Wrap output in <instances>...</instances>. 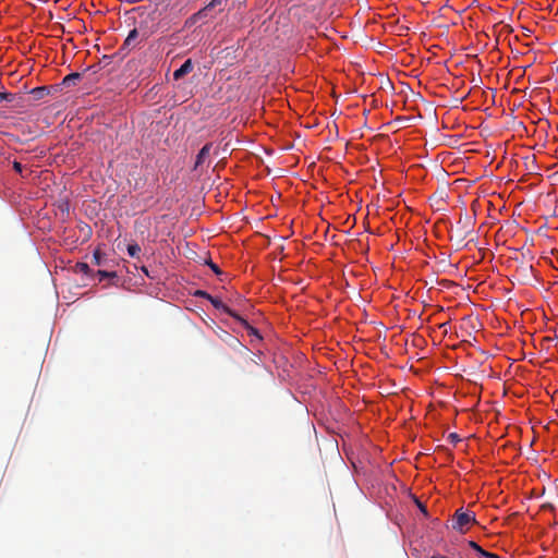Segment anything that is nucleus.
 Returning <instances> with one entry per match:
<instances>
[{
	"label": "nucleus",
	"instance_id": "nucleus-1",
	"mask_svg": "<svg viewBox=\"0 0 558 558\" xmlns=\"http://www.w3.org/2000/svg\"><path fill=\"white\" fill-rule=\"evenodd\" d=\"M150 33L147 29H143L142 26L134 27L130 31L128 37L125 38L122 47L120 48V52L128 53L131 49L135 48L140 43L146 40L149 37Z\"/></svg>",
	"mask_w": 558,
	"mask_h": 558
},
{
	"label": "nucleus",
	"instance_id": "nucleus-2",
	"mask_svg": "<svg viewBox=\"0 0 558 558\" xmlns=\"http://www.w3.org/2000/svg\"><path fill=\"white\" fill-rule=\"evenodd\" d=\"M475 514L470 511H464L462 508L458 509L452 519V527L461 533L469 530L470 524L475 523Z\"/></svg>",
	"mask_w": 558,
	"mask_h": 558
},
{
	"label": "nucleus",
	"instance_id": "nucleus-3",
	"mask_svg": "<svg viewBox=\"0 0 558 558\" xmlns=\"http://www.w3.org/2000/svg\"><path fill=\"white\" fill-rule=\"evenodd\" d=\"M193 62L191 59H187L184 61V63L173 72V78L175 81H179L181 80L182 77H184L185 75H187L189 73H191L193 71Z\"/></svg>",
	"mask_w": 558,
	"mask_h": 558
},
{
	"label": "nucleus",
	"instance_id": "nucleus-4",
	"mask_svg": "<svg viewBox=\"0 0 558 558\" xmlns=\"http://www.w3.org/2000/svg\"><path fill=\"white\" fill-rule=\"evenodd\" d=\"M213 306L218 310V311H221L226 314H228L229 316L235 318L238 317V313L234 312L233 310H231L229 306H227L221 300H219L218 298H215L211 295V300H208Z\"/></svg>",
	"mask_w": 558,
	"mask_h": 558
},
{
	"label": "nucleus",
	"instance_id": "nucleus-5",
	"mask_svg": "<svg viewBox=\"0 0 558 558\" xmlns=\"http://www.w3.org/2000/svg\"><path fill=\"white\" fill-rule=\"evenodd\" d=\"M211 147H213V144L207 143L201 148V150L198 151V154L196 156L195 169L198 168L199 166L204 165V162L208 159L210 151H211Z\"/></svg>",
	"mask_w": 558,
	"mask_h": 558
},
{
	"label": "nucleus",
	"instance_id": "nucleus-6",
	"mask_svg": "<svg viewBox=\"0 0 558 558\" xmlns=\"http://www.w3.org/2000/svg\"><path fill=\"white\" fill-rule=\"evenodd\" d=\"M473 221H474V216H470L469 214H464V215H461L460 216V220H459V225L462 226V231L468 234L471 232V227L473 225Z\"/></svg>",
	"mask_w": 558,
	"mask_h": 558
},
{
	"label": "nucleus",
	"instance_id": "nucleus-7",
	"mask_svg": "<svg viewBox=\"0 0 558 558\" xmlns=\"http://www.w3.org/2000/svg\"><path fill=\"white\" fill-rule=\"evenodd\" d=\"M81 78V73L78 72H73V73H70L68 74L61 82V85L63 87H70V86H73L76 84L77 81H80Z\"/></svg>",
	"mask_w": 558,
	"mask_h": 558
},
{
	"label": "nucleus",
	"instance_id": "nucleus-8",
	"mask_svg": "<svg viewBox=\"0 0 558 558\" xmlns=\"http://www.w3.org/2000/svg\"><path fill=\"white\" fill-rule=\"evenodd\" d=\"M206 11H207V8H204L202 10H199L198 12L194 13L193 15H191L185 21V26H187V27L193 26L199 19H202L203 16L206 15Z\"/></svg>",
	"mask_w": 558,
	"mask_h": 558
},
{
	"label": "nucleus",
	"instance_id": "nucleus-9",
	"mask_svg": "<svg viewBox=\"0 0 558 558\" xmlns=\"http://www.w3.org/2000/svg\"><path fill=\"white\" fill-rule=\"evenodd\" d=\"M234 319H236V320H238V322H239V323H240V324H241V325H242V326H243V327H244V328H245V329H246L251 335H254V336H256V337L260 338V337H259V335H258L257 329H255L254 327H252V326L247 323V320H246V319H244L242 316H240V315L238 314V317H235Z\"/></svg>",
	"mask_w": 558,
	"mask_h": 558
},
{
	"label": "nucleus",
	"instance_id": "nucleus-10",
	"mask_svg": "<svg viewBox=\"0 0 558 558\" xmlns=\"http://www.w3.org/2000/svg\"><path fill=\"white\" fill-rule=\"evenodd\" d=\"M234 319H236V320H238V322H239V323H240V324H241V325H242V326H243V327H244V328H245V329H246L251 335H254V336H256V337L260 338V337H259V335H258L257 329H255L254 327H252V326L247 323V320H246V319H244L242 316H240V315L238 314V317H235Z\"/></svg>",
	"mask_w": 558,
	"mask_h": 558
},
{
	"label": "nucleus",
	"instance_id": "nucleus-11",
	"mask_svg": "<svg viewBox=\"0 0 558 558\" xmlns=\"http://www.w3.org/2000/svg\"><path fill=\"white\" fill-rule=\"evenodd\" d=\"M141 246L136 243H132L128 245V253L133 258H138L141 253Z\"/></svg>",
	"mask_w": 558,
	"mask_h": 558
},
{
	"label": "nucleus",
	"instance_id": "nucleus-12",
	"mask_svg": "<svg viewBox=\"0 0 558 558\" xmlns=\"http://www.w3.org/2000/svg\"><path fill=\"white\" fill-rule=\"evenodd\" d=\"M105 260V255L100 252V250H95L92 258V263L97 266H101Z\"/></svg>",
	"mask_w": 558,
	"mask_h": 558
},
{
	"label": "nucleus",
	"instance_id": "nucleus-13",
	"mask_svg": "<svg viewBox=\"0 0 558 558\" xmlns=\"http://www.w3.org/2000/svg\"><path fill=\"white\" fill-rule=\"evenodd\" d=\"M75 271L88 275L92 270H90V267H89L88 264H86V263H77L75 265Z\"/></svg>",
	"mask_w": 558,
	"mask_h": 558
},
{
	"label": "nucleus",
	"instance_id": "nucleus-14",
	"mask_svg": "<svg viewBox=\"0 0 558 558\" xmlns=\"http://www.w3.org/2000/svg\"><path fill=\"white\" fill-rule=\"evenodd\" d=\"M96 275L99 277V281H102L107 278H114L116 272L114 271H107V270H98Z\"/></svg>",
	"mask_w": 558,
	"mask_h": 558
},
{
	"label": "nucleus",
	"instance_id": "nucleus-15",
	"mask_svg": "<svg viewBox=\"0 0 558 558\" xmlns=\"http://www.w3.org/2000/svg\"><path fill=\"white\" fill-rule=\"evenodd\" d=\"M469 545L471 548H473L474 550H476L482 557L483 556H488V551L484 550L481 546H478L475 542L473 541H470L469 542Z\"/></svg>",
	"mask_w": 558,
	"mask_h": 558
},
{
	"label": "nucleus",
	"instance_id": "nucleus-16",
	"mask_svg": "<svg viewBox=\"0 0 558 558\" xmlns=\"http://www.w3.org/2000/svg\"><path fill=\"white\" fill-rule=\"evenodd\" d=\"M15 99V95L11 93H1L0 92V101L5 100L12 102Z\"/></svg>",
	"mask_w": 558,
	"mask_h": 558
},
{
	"label": "nucleus",
	"instance_id": "nucleus-17",
	"mask_svg": "<svg viewBox=\"0 0 558 558\" xmlns=\"http://www.w3.org/2000/svg\"><path fill=\"white\" fill-rule=\"evenodd\" d=\"M194 296L203 298V299H206V300H211V295L208 292L204 291V290H196L194 292Z\"/></svg>",
	"mask_w": 558,
	"mask_h": 558
},
{
	"label": "nucleus",
	"instance_id": "nucleus-18",
	"mask_svg": "<svg viewBox=\"0 0 558 558\" xmlns=\"http://www.w3.org/2000/svg\"><path fill=\"white\" fill-rule=\"evenodd\" d=\"M13 169H14L17 173H20L22 177H24V174H23V169H24V167H23V165H22L21 162H19V161H13Z\"/></svg>",
	"mask_w": 558,
	"mask_h": 558
},
{
	"label": "nucleus",
	"instance_id": "nucleus-19",
	"mask_svg": "<svg viewBox=\"0 0 558 558\" xmlns=\"http://www.w3.org/2000/svg\"><path fill=\"white\" fill-rule=\"evenodd\" d=\"M207 265L211 268V270H213L216 275H221V270H220V268H219L215 263H213L211 260H208V262H207Z\"/></svg>",
	"mask_w": 558,
	"mask_h": 558
},
{
	"label": "nucleus",
	"instance_id": "nucleus-20",
	"mask_svg": "<svg viewBox=\"0 0 558 558\" xmlns=\"http://www.w3.org/2000/svg\"><path fill=\"white\" fill-rule=\"evenodd\" d=\"M112 58V56H104L100 60V63L104 64V66H107L108 64H110Z\"/></svg>",
	"mask_w": 558,
	"mask_h": 558
},
{
	"label": "nucleus",
	"instance_id": "nucleus-21",
	"mask_svg": "<svg viewBox=\"0 0 558 558\" xmlns=\"http://www.w3.org/2000/svg\"><path fill=\"white\" fill-rule=\"evenodd\" d=\"M449 440L453 444L460 441V438L459 436L456 434V433H451L449 436H448Z\"/></svg>",
	"mask_w": 558,
	"mask_h": 558
},
{
	"label": "nucleus",
	"instance_id": "nucleus-22",
	"mask_svg": "<svg viewBox=\"0 0 558 558\" xmlns=\"http://www.w3.org/2000/svg\"><path fill=\"white\" fill-rule=\"evenodd\" d=\"M45 90H46V87H36V88H34V89L32 90V93H33V94H35V95L40 96V95H43V94H44V92H45Z\"/></svg>",
	"mask_w": 558,
	"mask_h": 558
},
{
	"label": "nucleus",
	"instance_id": "nucleus-23",
	"mask_svg": "<svg viewBox=\"0 0 558 558\" xmlns=\"http://www.w3.org/2000/svg\"><path fill=\"white\" fill-rule=\"evenodd\" d=\"M222 0H213L208 5H206L205 8L208 9H211V8H215L217 5H219L221 3Z\"/></svg>",
	"mask_w": 558,
	"mask_h": 558
},
{
	"label": "nucleus",
	"instance_id": "nucleus-24",
	"mask_svg": "<svg viewBox=\"0 0 558 558\" xmlns=\"http://www.w3.org/2000/svg\"><path fill=\"white\" fill-rule=\"evenodd\" d=\"M416 505L418 507V509L425 514L427 515V509L426 507L420 501V500H416Z\"/></svg>",
	"mask_w": 558,
	"mask_h": 558
},
{
	"label": "nucleus",
	"instance_id": "nucleus-25",
	"mask_svg": "<svg viewBox=\"0 0 558 558\" xmlns=\"http://www.w3.org/2000/svg\"><path fill=\"white\" fill-rule=\"evenodd\" d=\"M485 557H486V558H499V556H498V555L493 554V553H489V551H488V556H485Z\"/></svg>",
	"mask_w": 558,
	"mask_h": 558
},
{
	"label": "nucleus",
	"instance_id": "nucleus-26",
	"mask_svg": "<svg viewBox=\"0 0 558 558\" xmlns=\"http://www.w3.org/2000/svg\"><path fill=\"white\" fill-rule=\"evenodd\" d=\"M543 508H544V509H550V510H553V509H554V506H553V505H550V504H548V505H544V506H543Z\"/></svg>",
	"mask_w": 558,
	"mask_h": 558
},
{
	"label": "nucleus",
	"instance_id": "nucleus-27",
	"mask_svg": "<svg viewBox=\"0 0 558 558\" xmlns=\"http://www.w3.org/2000/svg\"><path fill=\"white\" fill-rule=\"evenodd\" d=\"M446 326H447V324H446V323H445V324H440V325H439V328H445Z\"/></svg>",
	"mask_w": 558,
	"mask_h": 558
},
{
	"label": "nucleus",
	"instance_id": "nucleus-28",
	"mask_svg": "<svg viewBox=\"0 0 558 558\" xmlns=\"http://www.w3.org/2000/svg\"><path fill=\"white\" fill-rule=\"evenodd\" d=\"M432 558H446V557H442V556H433Z\"/></svg>",
	"mask_w": 558,
	"mask_h": 558
}]
</instances>
